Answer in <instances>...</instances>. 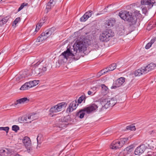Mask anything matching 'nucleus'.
<instances>
[{
    "mask_svg": "<svg viewBox=\"0 0 156 156\" xmlns=\"http://www.w3.org/2000/svg\"><path fill=\"white\" fill-rule=\"evenodd\" d=\"M89 45L86 39H80L77 40L75 43L73 48L70 49L67 48V50L63 52L60 56V58H63L66 61L68 58H71L75 60L80 58V56L79 53L86 49L87 46Z\"/></svg>",
    "mask_w": 156,
    "mask_h": 156,
    "instance_id": "nucleus-1",
    "label": "nucleus"
},
{
    "mask_svg": "<svg viewBox=\"0 0 156 156\" xmlns=\"http://www.w3.org/2000/svg\"><path fill=\"white\" fill-rule=\"evenodd\" d=\"M121 18L125 21H128L130 24L133 25L136 23L137 18L135 16H132L131 13H129L127 11H121L119 13Z\"/></svg>",
    "mask_w": 156,
    "mask_h": 156,
    "instance_id": "nucleus-2",
    "label": "nucleus"
},
{
    "mask_svg": "<svg viewBox=\"0 0 156 156\" xmlns=\"http://www.w3.org/2000/svg\"><path fill=\"white\" fill-rule=\"evenodd\" d=\"M39 65H40V68H35L34 71H33V73H34L35 74L36 76L40 74L41 73L44 72L47 69L46 68L47 66V63L45 61L42 60H40L37 62L36 64H34L36 66Z\"/></svg>",
    "mask_w": 156,
    "mask_h": 156,
    "instance_id": "nucleus-3",
    "label": "nucleus"
},
{
    "mask_svg": "<svg viewBox=\"0 0 156 156\" xmlns=\"http://www.w3.org/2000/svg\"><path fill=\"white\" fill-rule=\"evenodd\" d=\"M114 32L111 29H107L101 33L99 36V39L101 42H107L110 38L114 36Z\"/></svg>",
    "mask_w": 156,
    "mask_h": 156,
    "instance_id": "nucleus-4",
    "label": "nucleus"
},
{
    "mask_svg": "<svg viewBox=\"0 0 156 156\" xmlns=\"http://www.w3.org/2000/svg\"><path fill=\"white\" fill-rule=\"evenodd\" d=\"M66 106V104L64 102L59 103L57 105L52 107L50 109V112L51 113H57L62 110V108Z\"/></svg>",
    "mask_w": 156,
    "mask_h": 156,
    "instance_id": "nucleus-5",
    "label": "nucleus"
},
{
    "mask_svg": "<svg viewBox=\"0 0 156 156\" xmlns=\"http://www.w3.org/2000/svg\"><path fill=\"white\" fill-rule=\"evenodd\" d=\"M23 142L27 151L28 153L31 151L33 150V147L30 138L27 136L25 137L23 140Z\"/></svg>",
    "mask_w": 156,
    "mask_h": 156,
    "instance_id": "nucleus-6",
    "label": "nucleus"
},
{
    "mask_svg": "<svg viewBox=\"0 0 156 156\" xmlns=\"http://www.w3.org/2000/svg\"><path fill=\"white\" fill-rule=\"evenodd\" d=\"M99 107L98 105L95 103H93L87 107L83 109V111H86L87 113L90 114L96 111Z\"/></svg>",
    "mask_w": 156,
    "mask_h": 156,
    "instance_id": "nucleus-7",
    "label": "nucleus"
},
{
    "mask_svg": "<svg viewBox=\"0 0 156 156\" xmlns=\"http://www.w3.org/2000/svg\"><path fill=\"white\" fill-rule=\"evenodd\" d=\"M156 3L154 0H141V4L142 5H147L148 9L151 8L154 3Z\"/></svg>",
    "mask_w": 156,
    "mask_h": 156,
    "instance_id": "nucleus-8",
    "label": "nucleus"
},
{
    "mask_svg": "<svg viewBox=\"0 0 156 156\" xmlns=\"http://www.w3.org/2000/svg\"><path fill=\"white\" fill-rule=\"evenodd\" d=\"M34 115H28L24 116L21 118L23 122L25 123H30L33 120H35L34 118Z\"/></svg>",
    "mask_w": 156,
    "mask_h": 156,
    "instance_id": "nucleus-9",
    "label": "nucleus"
},
{
    "mask_svg": "<svg viewBox=\"0 0 156 156\" xmlns=\"http://www.w3.org/2000/svg\"><path fill=\"white\" fill-rule=\"evenodd\" d=\"M20 73V74L16 76L15 78L16 80L18 82L22 80L29 76L28 73L26 72H24Z\"/></svg>",
    "mask_w": 156,
    "mask_h": 156,
    "instance_id": "nucleus-10",
    "label": "nucleus"
},
{
    "mask_svg": "<svg viewBox=\"0 0 156 156\" xmlns=\"http://www.w3.org/2000/svg\"><path fill=\"white\" fill-rule=\"evenodd\" d=\"M145 149V147L144 145H140L134 151V154L136 155L139 156L144 153Z\"/></svg>",
    "mask_w": 156,
    "mask_h": 156,
    "instance_id": "nucleus-11",
    "label": "nucleus"
},
{
    "mask_svg": "<svg viewBox=\"0 0 156 156\" xmlns=\"http://www.w3.org/2000/svg\"><path fill=\"white\" fill-rule=\"evenodd\" d=\"M109 98H103L100 100L101 103L102 105V108L104 107L106 109L109 108Z\"/></svg>",
    "mask_w": 156,
    "mask_h": 156,
    "instance_id": "nucleus-12",
    "label": "nucleus"
},
{
    "mask_svg": "<svg viewBox=\"0 0 156 156\" xmlns=\"http://www.w3.org/2000/svg\"><path fill=\"white\" fill-rule=\"evenodd\" d=\"M78 105L76 100L74 101L70 104L69 108L67 109V111L71 112L75 110Z\"/></svg>",
    "mask_w": 156,
    "mask_h": 156,
    "instance_id": "nucleus-13",
    "label": "nucleus"
},
{
    "mask_svg": "<svg viewBox=\"0 0 156 156\" xmlns=\"http://www.w3.org/2000/svg\"><path fill=\"white\" fill-rule=\"evenodd\" d=\"M156 65L153 63H151L146 66H143L146 73H147L153 69L155 67Z\"/></svg>",
    "mask_w": 156,
    "mask_h": 156,
    "instance_id": "nucleus-14",
    "label": "nucleus"
},
{
    "mask_svg": "<svg viewBox=\"0 0 156 156\" xmlns=\"http://www.w3.org/2000/svg\"><path fill=\"white\" fill-rule=\"evenodd\" d=\"M110 148L112 149H116L121 147L119 141L117 140L113 141L110 146Z\"/></svg>",
    "mask_w": 156,
    "mask_h": 156,
    "instance_id": "nucleus-15",
    "label": "nucleus"
},
{
    "mask_svg": "<svg viewBox=\"0 0 156 156\" xmlns=\"http://www.w3.org/2000/svg\"><path fill=\"white\" fill-rule=\"evenodd\" d=\"M11 151L8 149L0 150V156H10Z\"/></svg>",
    "mask_w": 156,
    "mask_h": 156,
    "instance_id": "nucleus-16",
    "label": "nucleus"
},
{
    "mask_svg": "<svg viewBox=\"0 0 156 156\" xmlns=\"http://www.w3.org/2000/svg\"><path fill=\"white\" fill-rule=\"evenodd\" d=\"M125 81V78L124 77H122L117 80L115 82V86L114 87H119L120 86L124 83Z\"/></svg>",
    "mask_w": 156,
    "mask_h": 156,
    "instance_id": "nucleus-17",
    "label": "nucleus"
},
{
    "mask_svg": "<svg viewBox=\"0 0 156 156\" xmlns=\"http://www.w3.org/2000/svg\"><path fill=\"white\" fill-rule=\"evenodd\" d=\"M48 37L44 32L41 33V35L37 38V41L38 42H41L47 39Z\"/></svg>",
    "mask_w": 156,
    "mask_h": 156,
    "instance_id": "nucleus-18",
    "label": "nucleus"
},
{
    "mask_svg": "<svg viewBox=\"0 0 156 156\" xmlns=\"http://www.w3.org/2000/svg\"><path fill=\"white\" fill-rule=\"evenodd\" d=\"M135 76H140L143 74H146L143 67L136 70L134 72Z\"/></svg>",
    "mask_w": 156,
    "mask_h": 156,
    "instance_id": "nucleus-19",
    "label": "nucleus"
},
{
    "mask_svg": "<svg viewBox=\"0 0 156 156\" xmlns=\"http://www.w3.org/2000/svg\"><path fill=\"white\" fill-rule=\"evenodd\" d=\"M29 101V99L25 97L16 100V102L14 103V105L15 106L17 105L18 104H22L27 103Z\"/></svg>",
    "mask_w": 156,
    "mask_h": 156,
    "instance_id": "nucleus-20",
    "label": "nucleus"
},
{
    "mask_svg": "<svg viewBox=\"0 0 156 156\" xmlns=\"http://www.w3.org/2000/svg\"><path fill=\"white\" fill-rule=\"evenodd\" d=\"M55 4V1H53V0H50L48 3L46 9H50L54 6Z\"/></svg>",
    "mask_w": 156,
    "mask_h": 156,
    "instance_id": "nucleus-21",
    "label": "nucleus"
},
{
    "mask_svg": "<svg viewBox=\"0 0 156 156\" xmlns=\"http://www.w3.org/2000/svg\"><path fill=\"white\" fill-rule=\"evenodd\" d=\"M39 82V80H34L27 82L30 88L32 87L37 85Z\"/></svg>",
    "mask_w": 156,
    "mask_h": 156,
    "instance_id": "nucleus-22",
    "label": "nucleus"
},
{
    "mask_svg": "<svg viewBox=\"0 0 156 156\" xmlns=\"http://www.w3.org/2000/svg\"><path fill=\"white\" fill-rule=\"evenodd\" d=\"M118 33L121 36L127 34L126 33H125V29L123 26H121L119 28Z\"/></svg>",
    "mask_w": 156,
    "mask_h": 156,
    "instance_id": "nucleus-23",
    "label": "nucleus"
},
{
    "mask_svg": "<svg viewBox=\"0 0 156 156\" xmlns=\"http://www.w3.org/2000/svg\"><path fill=\"white\" fill-rule=\"evenodd\" d=\"M115 21L114 19H110L107 21L106 24L107 25V26L108 27H112L114 25Z\"/></svg>",
    "mask_w": 156,
    "mask_h": 156,
    "instance_id": "nucleus-24",
    "label": "nucleus"
},
{
    "mask_svg": "<svg viewBox=\"0 0 156 156\" xmlns=\"http://www.w3.org/2000/svg\"><path fill=\"white\" fill-rule=\"evenodd\" d=\"M55 30V28L54 27H52L50 29L46 30L45 32L48 37L50 36L53 34Z\"/></svg>",
    "mask_w": 156,
    "mask_h": 156,
    "instance_id": "nucleus-25",
    "label": "nucleus"
},
{
    "mask_svg": "<svg viewBox=\"0 0 156 156\" xmlns=\"http://www.w3.org/2000/svg\"><path fill=\"white\" fill-rule=\"evenodd\" d=\"M109 107L110 106H113L116 103L117 101L116 100H115L113 98L111 99L109 98Z\"/></svg>",
    "mask_w": 156,
    "mask_h": 156,
    "instance_id": "nucleus-26",
    "label": "nucleus"
},
{
    "mask_svg": "<svg viewBox=\"0 0 156 156\" xmlns=\"http://www.w3.org/2000/svg\"><path fill=\"white\" fill-rule=\"evenodd\" d=\"M128 140V138H123L120 139L119 141L121 147L125 144L126 143Z\"/></svg>",
    "mask_w": 156,
    "mask_h": 156,
    "instance_id": "nucleus-27",
    "label": "nucleus"
},
{
    "mask_svg": "<svg viewBox=\"0 0 156 156\" xmlns=\"http://www.w3.org/2000/svg\"><path fill=\"white\" fill-rule=\"evenodd\" d=\"M27 82H26L21 86L20 89L21 90H27L30 88Z\"/></svg>",
    "mask_w": 156,
    "mask_h": 156,
    "instance_id": "nucleus-28",
    "label": "nucleus"
},
{
    "mask_svg": "<svg viewBox=\"0 0 156 156\" xmlns=\"http://www.w3.org/2000/svg\"><path fill=\"white\" fill-rule=\"evenodd\" d=\"M41 20H40V21L36 25V28L35 29V32H37L39 30L41 26H42L43 23H44V22H41Z\"/></svg>",
    "mask_w": 156,
    "mask_h": 156,
    "instance_id": "nucleus-29",
    "label": "nucleus"
},
{
    "mask_svg": "<svg viewBox=\"0 0 156 156\" xmlns=\"http://www.w3.org/2000/svg\"><path fill=\"white\" fill-rule=\"evenodd\" d=\"M93 13V11L90 10L86 12L84 14V15L86 17H87V20L88 19L91 17L92 16V14Z\"/></svg>",
    "mask_w": 156,
    "mask_h": 156,
    "instance_id": "nucleus-30",
    "label": "nucleus"
},
{
    "mask_svg": "<svg viewBox=\"0 0 156 156\" xmlns=\"http://www.w3.org/2000/svg\"><path fill=\"white\" fill-rule=\"evenodd\" d=\"M84 112L85 111H83V109L80 110L77 114L78 116H79L80 118H83L85 114Z\"/></svg>",
    "mask_w": 156,
    "mask_h": 156,
    "instance_id": "nucleus-31",
    "label": "nucleus"
},
{
    "mask_svg": "<svg viewBox=\"0 0 156 156\" xmlns=\"http://www.w3.org/2000/svg\"><path fill=\"white\" fill-rule=\"evenodd\" d=\"M8 21L7 17L3 18L0 21V27L2 26L4 24L6 23Z\"/></svg>",
    "mask_w": 156,
    "mask_h": 156,
    "instance_id": "nucleus-32",
    "label": "nucleus"
},
{
    "mask_svg": "<svg viewBox=\"0 0 156 156\" xmlns=\"http://www.w3.org/2000/svg\"><path fill=\"white\" fill-rule=\"evenodd\" d=\"M116 66L117 65L116 64L113 63L110 65L109 67L108 70L109 71H112L116 68Z\"/></svg>",
    "mask_w": 156,
    "mask_h": 156,
    "instance_id": "nucleus-33",
    "label": "nucleus"
},
{
    "mask_svg": "<svg viewBox=\"0 0 156 156\" xmlns=\"http://www.w3.org/2000/svg\"><path fill=\"white\" fill-rule=\"evenodd\" d=\"M9 128L8 127H0V130L2 131L3 130L6 132L7 133L9 132Z\"/></svg>",
    "mask_w": 156,
    "mask_h": 156,
    "instance_id": "nucleus-34",
    "label": "nucleus"
},
{
    "mask_svg": "<svg viewBox=\"0 0 156 156\" xmlns=\"http://www.w3.org/2000/svg\"><path fill=\"white\" fill-rule=\"evenodd\" d=\"M20 20V17L16 18L13 21L12 26L16 27V25L17 23Z\"/></svg>",
    "mask_w": 156,
    "mask_h": 156,
    "instance_id": "nucleus-35",
    "label": "nucleus"
},
{
    "mask_svg": "<svg viewBox=\"0 0 156 156\" xmlns=\"http://www.w3.org/2000/svg\"><path fill=\"white\" fill-rule=\"evenodd\" d=\"M12 129L13 130L16 132L17 131L19 130V127L17 125H14L12 127Z\"/></svg>",
    "mask_w": 156,
    "mask_h": 156,
    "instance_id": "nucleus-36",
    "label": "nucleus"
},
{
    "mask_svg": "<svg viewBox=\"0 0 156 156\" xmlns=\"http://www.w3.org/2000/svg\"><path fill=\"white\" fill-rule=\"evenodd\" d=\"M28 5V4L27 3H22L21 5V6L19 7V8L18 9V11H20L21 10H22L25 6H27Z\"/></svg>",
    "mask_w": 156,
    "mask_h": 156,
    "instance_id": "nucleus-37",
    "label": "nucleus"
},
{
    "mask_svg": "<svg viewBox=\"0 0 156 156\" xmlns=\"http://www.w3.org/2000/svg\"><path fill=\"white\" fill-rule=\"evenodd\" d=\"M126 129L128 130H135L136 128L135 126H127Z\"/></svg>",
    "mask_w": 156,
    "mask_h": 156,
    "instance_id": "nucleus-38",
    "label": "nucleus"
},
{
    "mask_svg": "<svg viewBox=\"0 0 156 156\" xmlns=\"http://www.w3.org/2000/svg\"><path fill=\"white\" fill-rule=\"evenodd\" d=\"M84 97L83 96H82L80 97L78 99V103H81L83 101L84 99Z\"/></svg>",
    "mask_w": 156,
    "mask_h": 156,
    "instance_id": "nucleus-39",
    "label": "nucleus"
},
{
    "mask_svg": "<svg viewBox=\"0 0 156 156\" xmlns=\"http://www.w3.org/2000/svg\"><path fill=\"white\" fill-rule=\"evenodd\" d=\"M87 18L83 15L80 19V21L81 22H85L87 20Z\"/></svg>",
    "mask_w": 156,
    "mask_h": 156,
    "instance_id": "nucleus-40",
    "label": "nucleus"
},
{
    "mask_svg": "<svg viewBox=\"0 0 156 156\" xmlns=\"http://www.w3.org/2000/svg\"><path fill=\"white\" fill-rule=\"evenodd\" d=\"M141 9H142V10L143 13L145 14H146V13L147 12V8H144V7L142 6L141 7Z\"/></svg>",
    "mask_w": 156,
    "mask_h": 156,
    "instance_id": "nucleus-41",
    "label": "nucleus"
},
{
    "mask_svg": "<svg viewBox=\"0 0 156 156\" xmlns=\"http://www.w3.org/2000/svg\"><path fill=\"white\" fill-rule=\"evenodd\" d=\"M102 91L104 90L106 92L108 90V87L104 85H102Z\"/></svg>",
    "mask_w": 156,
    "mask_h": 156,
    "instance_id": "nucleus-42",
    "label": "nucleus"
},
{
    "mask_svg": "<svg viewBox=\"0 0 156 156\" xmlns=\"http://www.w3.org/2000/svg\"><path fill=\"white\" fill-rule=\"evenodd\" d=\"M39 137V135H38L37 136V148L38 149V148H39L40 147V145L41 144V142H39V141L38 140V138Z\"/></svg>",
    "mask_w": 156,
    "mask_h": 156,
    "instance_id": "nucleus-43",
    "label": "nucleus"
},
{
    "mask_svg": "<svg viewBox=\"0 0 156 156\" xmlns=\"http://www.w3.org/2000/svg\"><path fill=\"white\" fill-rule=\"evenodd\" d=\"M151 44L149 42L146 44L145 48L146 49H148L151 46Z\"/></svg>",
    "mask_w": 156,
    "mask_h": 156,
    "instance_id": "nucleus-44",
    "label": "nucleus"
},
{
    "mask_svg": "<svg viewBox=\"0 0 156 156\" xmlns=\"http://www.w3.org/2000/svg\"><path fill=\"white\" fill-rule=\"evenodd\" d=\"M59 120L60 121L62 122H67V121L66 120L65 118H61V119H59Z\"/></svg>",
    "mask_w": 156,
    "mask_h": 156,
    "instance_id": "nucleus-45",
    "label": "nucleus"
},
{
    "mask_svg": "<svg viewBox=\"0 0 156 156\" xmlns=\"http://www.w3.org/2000/svg\"><path fill=\"white\" fill-rule=\"evenodd\" d=\"M87 94L89 95H93L94 94V93L91 90H89L88 91Z\"/></svg>",
    "mask_w": 156,
    "mask_h": 156,
    "instance_id": "nucleus-46",
    "label": "nucleus"
},
{
    "mask_svg": "<svg viewBox=\"0 0 156 156\" xmlns=\"http://www.w3.org/2000/svg\"><path fill=\"white\" fill-rule=\"evenodd\" d=\"M133 148V146H130L129 147H127L126 148L127 150H130L131 151V149Z\"/></svg>",
    "mask_w": 156,
    "mask_h": 156,
    "instance_id": "nucleus-47",
    "label": "nucleus"
},
{
    "mask_svg": "<svg viewBox=\"0 0 156 156\" xmlns=\"http://www.w3.org/2000/svg\"><path fill=\"white\" fill-rule=\"evenodd\" d=\"M101 73L100 72V71L97 73V77H99L102 75Z\"/></svg>",
    "mask_w": 156,
    "mask_h": 156,
    "instance_id": "nucleus-48",
    "label": "nucleus"
},
{
    "mask_svg": "<svg viewBox=\"0 0 156 156\" xmlns=\"http://www.w3.org/2000/svg\"><path fill=\"white\" fill-rule=\"evenodd\" d=\"M109 68H105V69H103L104 71L105 72V73H106L107 72H108V71H109L108 70Z\"/></svg>",
    "mask_w": 156,
    "mask_h": 156,
    "instance_id": "nucleus-49",
    "label": "nucleus"
},
{
    "mask_svg": "<svg viewBox=\"0 0 156 156\" xmlns=\"http://www.w3.org/2000/svg\"><path fill=\"white\" fill-rule=\"evenodd\" d=\"M135 14H136L137 16L138 15V14H140V11H138L137 10H136L135 12Z\"/></svg>",
    "mask_w": 156,
    "mask_h": 156,
    "instance_id": "nucleus-50",
    "label": "nucleus"
},
{
    "mask_svg": "<svg viewBox=\"0 0 156 156\" xmlns=\"http://www.w3.org/2000/svg\"><path fill=\"white\" fill-rule=\"evenodd\" d=\"M100 71L101 73L102 74V75L105 74V72L103 70H102Z\"/></svg>",
    "mask_w": 156,
    "mask_h": 156,
    "instance_id": "nucleus-51",
    "label": "nucleus"
},
{
    "mask_svg": "<svg viewBox=\"0 0 156 156\" xmlns=\"http://www.w3.org/2000/svg\"><path fill=\"white\" fill-rule=\"evenodd\" d=\"M154 40H151L149 43H150L151 44V45H152L153 43H154Z\"/></svg>",
    "mask_w": 156,
    "mask_h": 156,
    "instance_id": "nucleus-52",
    "label": "nucleus"
},
{
    "mask_svg": "<svg viewBox=\"0 0 156 156\" xmlns=\"http://www.w3.org/2000/svg\"><path fill=\"white\" fill-rule=\"evenodd\" d=\"M65 156H73V155L71 154H68L66 155Z\"/></svg>",
    "mask_w": 156,
    "mask_h": 156,
    "instance_id": "nucleus-53",
    "label": "nucleus"
},
{
    "mask_svg": "<svg viewBox=\"0 0 156 156\" xmlns=\"http://www.w3.org/2000/svg\"><path fill=\"white\" fill-rule=\"evenodd\" d=\"M146 156H152V155L151 154H148Z\"/></svg>",
    "mask_w": 156,
    "mask_h": 156,
    "instance_id": "nucleus-54",
    "label": "nucleus"
},
{
    "mask_svg": "<svg viewBox=\"0 0 156 156\" xmlns=\"http://www.w3.org/2000/svg\"><path fill=\"white\" fill-rule=\"evenodd\" d=\"M154 132V131H152L150 133V134H151L152 133H153Z\"/></svg>",
    "mask_w": 156,
    "mask_h": 156,
    "instance_id": "nucleus-55",
    "label": "nucleus"
},
{
    "mask_svg": "<svg viewBox=\"0 0 156 156\" xmlns=\"http://www.w3.org/2000/svg\"><path fill=\"white\" fill-rule=\"evenodd\" d=\"M93 88L94 90H96V87H94Z\"/></svg>",
    "mask_w": 156,
    "mask_h": 156,
    "instance_id": "nucleus-56",
    "label": "nucleus"
},
{
    "mask_svg": "<svg viewBox=\"0 0 156 156\" xmlns=\"http://www.w3.org/2000/svg\"><path fill=\"white\" fill-rule=\"evenodd\" d=\"M63 126V127H64V126ZM63 127V126H62H62H61V127Z\"/></svg>",
    "mask_w": 156,
    "mask_h": 156,
    "instance_id": "nucleus-57",
    "label": "nucleus"
},
{
    "mask_svg": "<svg viewBox=\"0 0 156 156\" xmlns=\"http://www.w3.org/2000/svg\"><path fill=\"white\" fill-rule=\"evenodd\" d=\"M153 153H155V154H156V152H155H155H153Z\"/></svg>",
    "mask_w": 156,
    "mask_h": 156,
    "instance_id": "nucleus-58",
    "label": "nucleus"
},
{
    "mask_svg": "<svg viewBox=\"0 0 156 156\" xmlns=\"http://www.w3.org/2000/svg\"><path fill=\"white\" fill-rule=\"evenodd\" d=\"M113 87V86L112 87H111L112 88H113V87Z\"/></svg>",
    "mask_w": 156,
    "mask_h": 156,
    "instance_id": "nucleus-59",
    "label": "nucleus"
},
{
    "mask_svg": "<svg viewBox=\"0 0 156 156\" xmlns=\"http://www.w3.org/2000/svg\"><path fill=\"white\" fill-rule=\"evenodd\" d=\"M2 1V0H0V2H1Z\"/></svg>",
    "mask_w": 156,
    "mask_h": 156,
    "instance_id": "nucleus-60",
    "label": "nucleus"
},
{
    "mask_svg": "<svg viewBox=\"0 0 156 156\" xmlns=\"http://www.w3.org/2000/svg\"><path fill=\"white\" fill-rule=\"evenodd\" d=\"M53 1H54V0H53Z\"/></svg>",
    "mask_w": 156,
    "mask_h": 156,
    "instance_id": "nucleus-61",
    "label": "nucleus"
}]
</instances>
